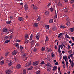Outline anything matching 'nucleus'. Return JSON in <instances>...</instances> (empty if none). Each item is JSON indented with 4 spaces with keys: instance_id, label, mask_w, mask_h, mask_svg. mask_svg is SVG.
Wrapping results in <instances>:
<instances>
[{
    "instance_id": "41",
    "label": "nucleus",
    "mask_w": 74,
    "mask_h": 74,
    "mask_svg": "<svg viewBox=\"0 0 74 74\" xmlns=\"http://www.w3.org/2000/svg\"><path fill=\"white\" fill-rule=\"evenodd\" d=\"M45 27L46 28V29H49V25H45Z\"/></svg>"
},
{
    "instance_id": "64",
    "label": "nucleus",
    "mask_w": 74,
    "mask_h": 74,
    "mask_svg": "<svg viewBox=\"0 0 74 74\" xmlns=\"http://www.w3.org/2000/svg\"><path fill=\"white\" fill-rule=\"evenodd\" d=\"M72 38L73 41H74V37H72Z\"/></svg>"
},
{
    "instance_id": "2",
    "label": "nucleus",
    "mask_w": 74,
    "mask_h": 74,
    "mask_svg": "<svg viewBox=\"0 0 74 74\" xmlns=\"http://www.w3.org/2000/svg\"><path fill=\"white\" fill-rule=\"evenodd\" d=\"M69 61L70 64V65L72 67H74V63L73 61H72L71 59L69 60Z\"/></svg>"
},
{
    "instance_id": "47",
    "label": "nucleus",
    "mask_w": 74,
    "mask_h": 74,
    "mask_svg": "<svg viewBox=\"0 0 74 74\" xmlns=\"http://www.w3.org/2000/svg\"><path fill=\"white\" fill-rule=\"evenodd\" d=\"M9 18L10 19H13L14 17L12 16H10Z\"/></svg>"
},
{
    "instance_id": "10",
    "label": "nucleus",
    "mask_w": 74,
    "mask_h": 74,
    "mask_svg": "<svg viewBox=\"0 0 74 74\" xmlns=\"http://www.w3.org/2000/svg\"><path fill=\"white\" fill-rule=\"evenodd\" d=\"M16 46V48H17V49H19V45L18 43H16L14 44Z\"/></svg>"
},
{
    "instance_id": "48",
    "label": "nucleus",
    "mask_w": 74,
    "mask_h": 74,
    "mask_svg": "<svg viewBox=\"0 0 74 74\" xmlns=\"http://www.w3.org/2000/svg\"><path fill=\"white\" fill-rule=\"evenodd\" d=\"M12 62H10L9 63L8 65L9 66H11V65H12Z\"/></svg>"
},
{
    "instance_id": "6",
    "label": "nucleus",
    "mask_w": 74,
    "mask_h": 74,
    "mask_svg": "<svg viewBox=\"0 0 74 74\" xmlns=\"http://www.w3.org/2000/svg\"><path fill=\"white\" fill-rule=\"evenodd\" d=\"M28 5L27 4H25L24 5V8L25 11H27L28 10Z\"/></svg>"
},
{
    "instance_id": "52",
    "label": "nucleus",
    "mask_w": 74,
    "mask_h": 74,
    "mask_svg": "<svg viewBox=\"0 0 74 74\" xmlns=\"http://www.w3.org/2000/svg\"><path fill=\"white\" fill-rule=\"evenodd\" d=\"M44 63V61H42L41 62L40 64H43Z\"/></svg>"
},
{
    "instance_id": "5",
    "label": "nucleus",
    "mask_w": 74,
    "mask_h": 74,
    "mask_svg": "<svg viewBox=\"0 0 74 74\" xmlns=\"http://www.w3.org/2000/svg\"><path fill=\"white\" fill-rule=\"evenodd\" d=\"M6 74H10L11 73V70L8 69L6 71Z\"/></svg>"
},
{
    "instance_id": "59",
    "label": "nucleus",
    "mask_w": 74,
    "mask_h": 74,
    "mask_svg": "<svg viewBox=\"0 0 74 74\" xmlns=\"http://www.w3.org/2000/svg\"><path fill=\"white\" fill-rule=\"evenodd\" d=\"M5 39H8V36H7L6 37H5Z\"/></svg>"
},
{
    "instance_id": "27",
    "label": "nucleus",
    "mask_w": 74,
    "mask_h": 74,
    "mask_svg": "<svg viewBox=\"0 0 74 74\" xmlns=\"http://www.w3.org/2000/svg\"><path fill=\"white\" fill-rule=\"evenodd\" d=\"M41 73V72L40 71L38 70L36 72V74H40Z\"/></svg>"
},
{
    "instance_id": "22",
    "label": "nucleus",
    "mask_w": 74,
    "mask_h": 74,
    "mask_svg": "<svg viewBox=\"0 0 74 74\" xmlns=\"http://www.w3.org/2000/svg\"><path fill=\"white\" fill-rule=\"evenodd\" d=\"M33 66H32L31 67H30L29 68H27V70H32V69H33Z\"/></svg>"
},
{
    "instance_id": "7",
    "label": "nucleus",
    "mask_w": 74,
    "mask_h": 74,
    "mask_svg": "<svg viewBox=\"0 0 74 74\" xmlns=\"http://www.w3.org/2000/svg\"><path fill=\"white\" fill-rule=\"evenodd\" d=\"M18 53V51L16 50H14L12 54V55H16Z\"/></svg>"
},
{
    "instance_id": "26",
    "label": "nucleus",
    "mask_w": 74,
    "mask_h": 74,
    "mask_svg": "<svg viewBox=\"0 0 74 74\" xmlns=\"http://www.w3.org/2000/svg\"><path fill=\"white\" fill-rule=\"evenodd\" d=\"M46 41L47 42H48L49 41V38H48V36H46Z\"/></svg>"
},
{
    "instance_id": "24",
    "label": "nucleus",
    "mask_w": 74,
    "mask_h": 74,
    "mask_svg": "<svg viewBox=\"0 0 74 74\" xmlns=\"http://www.w3.org/2000/svg\"><path fill=\"white\" fill-rule=\"evenodd\" d=\"M33 51L34 52H36L37 51V48L36 47L33 48Z\"/></svg>"
},
{
    "instance_id": "54",
    "label": "nucleus",
    "mask_w": 74,
    "mask_h": 74,
    "mask_svg": "<svg viewBox=\"0 0 74 74\" xmlns=\"http://www.w3.org/2000/svg\"><path fill=\"white\" fill-rule=\"evenodd\" d=\"M49 64H50V63H47L46 64V66H49Z\"/></svg>"
},
{
    "instance_id": "53",
    "label": "nucleus",
    "mask_w": 74,
    "mask_h": 74,
    "mask_svg": "<svg viewBox=\"0 0 74 74\" xmlns=\"http://www.w3.org/2000/svg\"><path fill=\"white\" fill-rule=\"evenodd\" d=\"M27 53H23V56H27Z\"/></svg>"
},
{
    "instance_id": "50",
    "label": "nucleus",
    "mask_w": 74,
    "mask_h": 74,
    "mask_svg": "<svg viewBox=\"0 0 74 74\" xmlns=\"http://www.w3.org/2000/svg\"><path fill=\"white\" fill-rule=\"evenodd\" d=\"M9 55H10V53H9V52H7L6 53V56H8Z\"/></svg>"
},
{
    "instance_id": "36",
    "label": "nucleus",
    "mask_w": 74,
    "mask_h": 74,
    "mask_svg": "<svg viewBox=\"0 0 74 74\" xmlns=\"http://www.w3.org/2000/svg\"><path fill=\"white\" fill-rule=\"evenodd\" d=\"M23 58H24L26 60V59H27V57H26V56H23Z\"/></svg>"
},
{
    "instance_id": "11",
    "label": "nucleus",
    "mask_w": 74,
    "mask_h": 74,
    "mask_svg": "<svg viewBox=\"0 0 74 74\" xmlns=\"http://www.w3.org/2000/svg\"><path fill=\"white\" fill-rule=\"evenodd\" d=\"M46 50L47 52H51L52 51V50L49 48H47L46 49Z\"/></svg>"
},
{
    "instance_id": "32",
    "label": "nucleus",
    "mask_w": 74,
    "mask_h": 74,
    "mask_svg": "<svg viewBox=\"0 0 74 74\" xmlns=\"http://www.w3.org/2000/svg\"><path fill=\"white\" fill-rule=\"evenodd\" d=\"M10 40H7L5 41L4 43H8L9 42H10Z\"/></svg>"
},
{
    "instance_id": "3",
    "label": "nucleus",
    "mask_w": 74,
    "mask_h": 74,
    "mask_svg": "<svg viewBox=\"0 0 74 74\" xmlns=\"http://www.w3.org/2000/svg\"><path fill=\"white\" fill-rule=\"evenodd\" d=\"M31 7L34 10H37V7L34 5V4H32L31 5Z\"/></svg>"
},
{
    "instance_id": "39",
    "label": "nucleus",
    "mask_w": 74,
    "mask_h": 74,
    "mask_svg": "<svg viewBox=\"0 0 74 74\" xmlns=\"http://www.w3.org/2000/svg\"><path fill=\"white\" fill-rule=\"evenodd\" d=\"M58 6H62V3L60 2H59L58 4Z\"/></svg>"
},
{
    "instance_id": "38",
    "label": "nucleus",
    "mask_w": 74,
    "mask_h": 74,
    "mask_svg": "<svg viewBox=\"0 0 74 74\" xmlns=\"http://www.w3.org/2000/svg\"><path fill=\"white\" fill-rule=\"evenodd\" d=\"M14 59L16 61L18 60V58L14 56Z\"/></svg>"
},
{
    "instance_id": "42",
    "label": "nucleus",
    "mask_w": 74,
    "mask_h": 74,
    "mask_svg": "<svg viewBox=\"0 0 74 74\" xmlns=\"http://www.w3.org/2000/svg\"><path fill=\"white\" fill-rule=\"evenodd\" d=\"M50 10L51 11V12H52V11H53V8H50Z\"/></svg>"
},
{
    "instance_id": "1",
    "label": "nucleus",
    "mask_w": 74,
    "mask_h": 74,
    "mask_svg": "<svg viewBox=\"0 0 74 74\" xmlns=\"http://www.w3.org/2000/svg\"><path fill=\"white\" fill-rule=\"evenodd\" d=\"M39 64H40V61H36L33 62V65L34 66H36Z\"/></svg>"
},
{
    "instance_id": "4",
    "label": "nucleus",
    "mask_w": 74,
    "mask_h": 74,
    "mask_svg": "<svg viewBox=\"0 0 74 74\" xmlns=\"http://www.w3.org/2000/svg\"><path fill=\"white\" fill-rule=\"evenodd\" d=\"M31 65V61H30L29 62H27L25 65V67H27L30 66Z\"/></svg>"
},
{
    "instance_id": "29",
    "label": "nucleus",
    "mask_w": 74,
    "mask_h": 74,
    "mask_svg": "<svg viewBox=\"0 0 74 74\" xmlns=\"http://www.w3.org/2000/svg\"><path fill=\"white\" fill-rule=\"evenodd\" d=\"M23 74H26V70L25 69H24L23 70Z\"/></svg>"
},
{
    "instance_id": "43",
    "label": "nucleus",
    "mask_w": 74,
    "mask_h": 74,
    "mask_svg": "<svg viewBox=\"0 0 74 74\" xmlns=\"http://www.w3.org/2000/svg\"><path fill=\"white\" fill-rule=\"evenodd\" d=\"M47 70L49 71L51 70V68H47Z\"/></svg>"
},
{
    "instance_id": "61",
    "label": "nucleus",
    "mask_w": 74,
    "mask_h": 74,
    "mask_svg": "<svg viewBox=\"0 0 74 74\" xmlns=\"http://www.w3.org/2000/svg\"><path fill=\"white\" fill-rule=\"evenodd\" d=\"M56 15L55 16H54L55 18H57V15H56Z\"/></svg>"
},
{
    "instance_id": "16",
    "label": "nucleus",
    "mask_w": 74,
    "mask_h": 74,
    "mask_svg": "<svg viewBox=\"0 0 74 74\" xmlns=\"http://www.w3.org/2000/svg\"><path fill=\"white\" fill-rule=\"evenodd\" d=\"M3 32L4 33L6 32H7V28H4L3 29Z\"/></svg>"
},
{
    "instance_id": "46",
    "label": "nucleus",
    "mask_w": 74,
    "mask_h": 74,
    "mask_svg": "<svg viewBox=\"0 0 74 74\" xmlns=\"http://www.w3.org/2000/svg\"><path fill=\"white\" fill-rule=\"evenodd\" d=\"M66 66L67 67H68V66H69V62H66Z\"/></svg>"
},
{
    "instance_id": "40",
    "label": "nucleus",
    "mask_w": 74,
    "mask_h": 74,
    "mask_svg": "<svg viewBox=\"0 0 74 74\" xmlns=\"http://www.w3.org/2000/svg\"><path fill=\"white\" fill-rule=\"evenodd\" d=\"M12 37H13V35H10L9 36V38H12Z\"/></svg>"
},
{
    "instance_id": "57",
    "label": "nucleus",
    "mask_w": 74,
    "mask_h": 74,
    "mask_svg": "<svg viewBox=\"0 0 74 74\" xmlns=\"http://www.w3.org/2000/svg\"><path fill=\"white\" fill-rule=\"evenodd\" d=\"M39 45H40V44L38 43H37L36 44V46H37V47L39 46Z\"/></svg>"
},
{
    "instance_id": "12",
    "label": "nucleus",
    "mask_w": 74,
    "mask_h": 74,
    "mask_svg": "<svg viewBox=\"0 0 74 74\" xmlns=\"http://www.w3.org/2000/svg\"><path fill=\"white\" fill-rule=\"evenodd\" d=\"M16 67L17 69H20L21 68V65L20 64H18L16 66Z\"/></svg>"
},
{
    "instance_id": "33",
    "label": "nucleus",
    "mask_w": 74,
    "mask_h": 74,
    "mask_svg": "<svg viewBox=\"0 0 74 74\" xmlns=\"http://www.w3.org/2000/svg\"><path fill=\"white\" fill-rule=\"evenodd\" d=\"M56 69H57V67L56 66H54L53 67V70L54 71H55L56 70Z\"/></svg>"
},
{
    "instance_id": "8",
    "label": "nucleus",
    "mask_w": 74,
    "mask_h": 74,
    "mask_svg": "<svg viewBox=\"0 0 74 74\" xmlns=\"http://www.w3.org/2000/svg\"><path fill=\"white\" fill-rule=\"evenodd\" d=\"M35 42V40H32V41L31 42V44L32 45V47H33V45H34V43Z\"/></svg>"
},
{
    "instance_id": "49",
    "label": "nucleus",
    "mask_w": 74,
    "mask_h": 74,
    "mask_svg": "<svg viewBox=\"0 0 74 74\" xmlns=\"http://www.w3.org/2000/svg\"><path fill=\"white\" fill-rule=\"evenodd\" d=\"M48 14H49V12H48V11H47L45 13V15H48Z\"/></svg>"
},
{
    "instance_id": "62",
    "label": "nucleus",
    "mask_w": 74,
    "mask_h": 74,
    "mask_svg": "<svg viewBox=\"0 0 74 74\" xmlns=\"http://www.w3.org/2000/svg\"><path fill=\"white\" fill-rule=\"evenodd\" d=\"M25 43H26V44H27L28 42H29V40H27L25 41Z\"/></svg>"
},
{
    "instance_id": "19",
    "label": "nucleus",
    "mask_w": 74,
    "mask_h": 74,
    "mask_svg": "<svg viewBox=\"0 0 74 74\" xmlns=\"http://www.w3.org/2000/svg\"><path fill=\"white\" fill-rule=\"evenodd\" d=\"M33 26L34 27H37L38 26V25L37 23H35L34 24Z\"/></svg>"
},
{
    "instance_id": "25",
    "label": "nucleus",
    "mask_w": 74,
    "mask_h": 74,
    "mask_svg": "<svg viewBox=\"0 0 74 74\" xmlns=\"http://www.w3.org/2000/svg\"><path fill=\"white\" fill-rule=\"evenodd\" d=\"M53 20L52 19H50L49 20V23H53Z\"/></svg>"
},
{
    "instance_id": "56",
    "label": "nucleus",
    "mask_w": 74,
    "mask_h": 74,
    "mask_svg": "<svg viewBox=\"0 0 74 74\" xmlns=\"http://www.w3.org/2000/svg\"><path fill=\"white\" fill-rule=\"evenodd\" d=\"M20 4L21 5H22V6H23V3H20Z\"/></svg>"
},
{
    "instance_id": "28",
    "label": "nucleus",
    "mask_w": 74,
    "mask_h": 74,
    "mask_svg": "<svg viewBox=\"0 0 74 74\" xmlns=\"http://www.w3.org/2000/svg\"><path fill=\"white\" fill-rule=\"evenodd\" d=\"M4 60H3L1 62V65H3V64H4Z\"/></svg>"
},
{
    "instance_id": "63",
    "label": "nucleus",
    "mask_w": 74,
    "mask_h": 74,
    "mask_svg": "<svg viewBox=\"0 0 74 74\" xmlns=\"http://www.w3.org/2000/svg\"><path fill=\"white\" fill-rule=\"evenodd\" d=\"M60 48L61 49H63V46L62 45H60Z\"/></svg>"
},
{
    "instance_id": "60",
    "label": "nucleus",
    "mask_w": 74,
    "mask_h": 74,
    "mask_svg": "<svg viewBox=\"0 0 74 74\" xmlns=\"http://www.w3.org/2000/svg\"><path fill=\"white\" fill-rule=\"evenodd\" d=\"M70 1L71 3H74V0H71Z\"/></svg>"
},
{
    "instance_id": "58",
    "label": "nucleus",
    "mask_w": 74,
    "mask_h": 74,
    "mask_svg": "<svg viewBox=\"0 0 74 74\" xmlns=\"http://www.w3.org/2000/svg\"><path fill=\"white\" fill-rule=\"evenodd\" d=\"M65 61L66 62H68V58H66V59H65Z\"/></svg>"
},
{
    "instance_id": "14",
    "label": "nucleus",
    "mask_w": 74,
    "mask_h": 74,
    "mask_svg": "<svg viewBox=\"0 0 74 74\" xmlns=\"http://www.w3.org/2000/svg\"><path fill=\"white\" fill-rule=\"evenodd\" d=\"M58 47V51L59 53H60L61 52V51H60V45H59Z\"/></svg>"
},
{
    "instance_id": "37",
    "label": "nucleus",
    "mask_w": 74,
    "mask_h": 74,
    "mask_svg": "<svg viewBox=\"0 0 74 74\" xmlns=\"http://www.w3.org/2000/svg\"><path fill=\"white\" fill-rule=\"evenodd\" d=\"M63 59H64V60H65V59H66L67 58V57L66 56H64L63 57Z\"/></svg>"
},
{
    "instance_id": "30",
    "label": "nucleus",
    "mask_w": 74,
    "mask_h": 74,
    "mask_svg": "<svg viewBox=\"0 0 74 74\" xmlns=\"http://www.w3.org/2000/svg\"><path fill=\"white\" fill-rule=\"evenodd\" d=\"M29 35V34H27L26 36H25V39H27V38H29V37H28V36Z\"/></svg>"
},
{
    "instance_id": "31",
    "label": "nucleus",
    "mask_w": 74,
    "mask_h": 74,
    "mask_svg": "<svg viewBox=\"0 0 74 74\" xmlns=\"http://www.w3.org/2000/svg\"><path fill=\"white\" fill-rule=\"evenodd\" d=\"M37 20L38 21H40L41 20V17L40 16H39L37 18Z\"/></svg>"
},
{
    "instance_id": "23",
    "label": "nucleus",
    "mask_w": 74,
    "mask_h": 74,
    "mask_svg": "<svg viewBox=\"0 0 74 74\" xmlns=\"http://www.w3.org/2000/svg\"><path fill=\"white\" fill-rule=\"evenodd\" d=\"M72 52L73 51L72 50V49H71V50H69L68 51V53L70 54H71V53H72Z\"/></svg>"
},
{
    "instance_id": "44",
    "label": "nucleus",
    "mask_w": 74,
    "mask_h": 74,
    "mask_svg": "<svg viewBox=\"0 0 74 74\" xmlns=\"http://www.w3.org/2000/svg\"><path fill=\"white\" fill-rule=\"evenodd\" d=\"M65 36H66V37H67V38H69V39H70V37H69V35H68L67 34H66L65 35Z\"/></svg>"
},
{
    "instance_id": "9",
    "label": "nucleus",
    "mask_w": 74,
    "mask_h": 74,
    "mask_svg": "<svg viewBox=\"0 0 74 74\" xmlns=\"http://www.w3.org/2000/svg\"><path fill=\"white\" fill-rule=\"evenodd\" d=\"M40 33H38L36 35V38L37 40H39L40 38Z\"/></svg>"
},
{
    "instance_id": "55",
    "label": "nucleus",
    "mask_w": 74,
    "mask_h": 74,
    "mask_svg": "<svg viewBox=\"0 0 74 74\" xmlns=\"http://www.w3.org/2000/svg\"><path fill=\"white\" fill-rule=\"evenodd\" d=\"M7 61L8 62H11V60H8Z\"/></svg>"
},
{
    "instance_id": "34",
    "label": "nucleus",
    "mask_w": 74,
    "mask_h": 74,
    "mask_svg": "<svg viewBox=\"0 0 74 74\" xmlns=\"http://www.w3.org/2000/svg\"><path fill=\"white\" fill-rule=\"evenodd\" d=\"M33 34H31L30 36V39L32 40V39H33Z\"/></svg>"
},
{
    "instance_id": "35",
    "label": "nucleus",
    "mask_w": 74,
    "mask_h": 74,
    "mask_svg": "<svg viewBox=\"0 0 74 74\" xmlns=\"http://www.w3.org/2000/svg\"><path fill=\"white\" fill-rule=\"evenodd\" d=\"M7 24H10L11 23V21H8L6 22Z\"/></svg>"
},
{
    "instance_id": "13",
    "label": "nucleus",
    "mask_w": 74,
    "mask_h": 74,
    "mask_svg": "<svg viewBox=\"0 0 74 74\" xmlns=\"http://www.w3.org/2000/svg\"><path fill=\"white\" fill-rule=\"evenodd\" d=\"M60 28H61L62 29H65L66 28V26H65L63 25H60Z\"/></svg>"
},
{
    "instance_id": "15",
    "label": "nucleus",
    "mask_w": 74,
    "mask_h": 74,
    "mask_svg": "<svg viewBox=\"0 0 74 74\" xmlns=\"http://www.w3.org/2000/svg\"><path fill=\"white\" fill-rule=\"evenodd\" d=\"M53 30H57L58 29V28H56V27L54 26L52 28Z\"/></svg>"
},
{
    "instance_id": "45",
    "label": "nucleus",
    "mask_w": 74,
    "mask_h": 74,
    "mask_svg": "<svg viewBox=\"0 0 74 74\" xmlns=\"http://www.w3.org/2000/svg\"><path fill=\"white\" fill-rule=\"evenodd\" d=\"M45 47H42V48L41 49V50L42 51H45Z\"/></svg>"
},
{
    "instance_id": "18",
    "label": "nucleus",
    "mask_w": 74,
    "mask_h": 74,
    "mask_svg": "<svg viewBox=\"0 0 74 74\" xmlns=\"http://www.w3.org/2000/svg\"><path fill=\"white\" fill-rule=\"evenodd\" d=\"M66 25L67 26H70V21H68L66 23Z\"/></svg>"
},
{
    "instance_id": "17",
    "label": "nucleus",
    "mask_w": 74,
    "mask_h": 74,
    "mask_svg": "<svg viewBox=\"0 0 74 74\" xmlns=\"http://www.w3.org/2000/svg\"><path fill=\"white\" fill-rule=\"evenodd\" d=\"M23 18L22 17H19L18 18V19L20 21H23Z\"/></svg>"
},
{
    "instance_id": "21",
    "label": "nucleus",
    "mask_w": 74,
    "mask_h": 74,
    "mask_svg": "<svg viewBox=\"0 0 74 74\" xmlns=\"http://www.w3.org/2000/svg\"><path fill=\"white\" fill-rule=\"evenodd\" d=\"M33 66H32L31 67H30L29 68H27V70H32V69H33Z\"/></svg>"
},
{
    "instance_id": "51",
    "label": "nucleus",
    "mask_w": 74,
    "mask_h": 74,
    "mask_svg": "<svg viewBox=\"0 0 74 74\" xmlns=\"http://www.w3.org/2000/svg\"><path fill=\"white\" fill-rule=\"evenodd\" d=\"M20 47L21 50V51H22V49H23V47L21 46H20Z\"/></svg>"
},
{
    "instance_id": "20",
    "label": "nucleus",
    "mask_w": 74,
    "mask_h": 74,
    "mask_svg": "<svg viewBox=\"0 0 74 74\" xmlns=\"http://www.w3.org/2000/svg\"><path fill=\"white\" fill-rule=\"evenodd\" d=\"M69 30L71 32H73V31H74V29L73 28H70Z\"/></svg>"
}]
</instances>
